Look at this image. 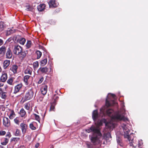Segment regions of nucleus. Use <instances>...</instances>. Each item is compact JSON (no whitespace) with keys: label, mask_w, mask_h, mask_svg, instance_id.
I'll list each match as a JSON object with an SVG mask.
<instances>
[{"label":"nucleus","mask_w":148,"mask_h":148,"mask_svg":"<svg viewBox=\"0 0 148 148\" xmlns=\"http://www.w3.org/2000/svg\"><path fill=\"white\" fill-rule=\"evenodd\" d=\"M88 133L92 132V135L91 138V142L94 145L99 144L100 143L99 139L101 137L102 134L100 130H85Z\"/></svg>","instance_id":"f257e3e1"},{"label":"nucleus","mask_w":148,"mask_h":148,"mask_svg":"<svg viewBox=\"0 0 148 148\" xmlns=\"http://www.w3.org/2000/svg\"><path fill=\"white\" fill-rule=\"evenodd\" d=\"M130 130H128L126 132L124 131L123 133L122 134L124 135V138H127L129 141V144L130 146H133L134 147H137V143H135L133 141V139H131L130 135L133 134V132L130 133Z\"/></svg>","instance_id":"f03ea898"},{"label":"nucleus","mask_w":148,"mask_h":148,"mask_svg":"<svg viewBox=\"0 0 148 148\" xmlns=\"http://www.w3.org/2000/svg\"><path fill=\"white\" fill-rule=\"evenodd\" d=\"M103 123H105L106 127L107 128L113 129L114 128L115 126V125L114 123L111 122H107L106 120L105 119H102L101 120H98L97 122V123L98 125L100 126L102 125Z\"/></svg>","instance_id":"7ed1b4c3"},{"label":"nucleus","mask_w":148,"mask_h":148,"mask_svg":"<svg viewBox=\"0 0 148 148\" xmlns=\"http://www.w3.org/2000/svg\"><path fill=\"white\" fill-rule=\"evenodd\" d=\"M34 91L33 89L29 90L25 93V97L22 99L23 103L32 99L34 96Z\"/></svg>","instance_id":"20e7f679"},{"label":"nucleus","mask_w":148,"mask_h":148,"mask_svg":"<svg viewBox=\"0 0 148 148\" xmlns=\"http://www.w3.org/2000/svg\"><path fill=\"white\" fill-rule=\"evenodd\" d=\"M112 119L115 121H121L124 119V116L119 113H116L111 116Z\"/></svg>","instance_id":"39448f33"},{"label":"nucleus","mask_w":148,"mask_h":148,"mask_svg":"<svg viewBox=\"0 0 148 148\" xmlns=\"http://www.w3.org/2000/svg\"><path fill=\"white\" fill-rule=\"evenodd\" d=\"M23 50L22 47L19 45H15L13 49V52L14 54L17 55Z\"/></svg>","instance_id":"423d86ee"},{"label":"nucleus","mask_w":148,"mask_h":148,"mask_svg":"<svg viewBox=\"0 0 148 148\" xmlns=\"http://www.w3.org/2000/svg\"><path fill=\"white\" fill-rule=\"evenodd\" d=\"M23 86V85L22 83H20L16 85L14 87L13 93L16 94L19 92L20 90L22 88Z\"/></svg>","instance_id":"0eeeda50"},{"label":"nucleus","mask_w":148,"mask_h":148,"mask_svg":"<svg viewBox=\"0 0 148 148\" xmlns=\"http://www.w3.org/2000/svg\"><path fill=\"white\" fill-rule=\"evenodd\" d=\"M3 125L5 127H8L10 125V120L8 118L5 117L3 118Z\"/></svg>","instance_id":"6e6552de"},{"label":"nucleus","mask_w":148,"mask_h":148,"mask_svg":"<svg viewBox=\"0 0 148 148\" xmlns=\"http://www.w3.org/2000/svg\"><path fill=\"white\" fill-rule=\"evenodd\" d=\"M27 51H22L21 52H20L17 55L18 57L21 60H23L25 57L26 56Z\"/></svg>","instance_id":"1a4fd4ad"},{"label":"nucleus","mask_w":148,"mask_h":148,"mask_svg":"<svg viewBox=\"0 0 148 148\" xmlns=\"http://www.w3.org/2000/svg\"><path fill=\"white\" fill-rule=\"evenodd\" d=\"M5 53L6 58L10 59L12 58V53L11 50L9 47H8L6 49Z\"/></svg>","instance_id":"9d476101"},{"label":"nucleus","mask_w":148,"mask_h":148,"mask_svg":"<svg viewBox=\"0 0 148 148\" xmlns=\"http://www.w3.org/2000/svg\"><path fill=\"white\" fill-rule=\"evenodd\" d=\"M8 75L7 73L5 72H3L0 78V82H5L6 81Z\"/></svg>","instance_id":"9b49d317"},{"label":"nucleus","mask_w":148,"mask_h":148,"mask_svg":"<svg viewBox=\"0 0 148 148\" xmlns=\"http://www.w3.org/2000/svg\"><path fill=\"white\" fill-rule=\"evenodd\" d=\"M48 4L50 8H56L57 6V4L56 0H50Z\"/></svg>","instance_id":"f8f14e48"},{"label":"nucleus","mask_w":148,"mask_h":148,"mask_svg":"<svg viewBox=\"0 0 148 148\" xmlns=\"http://www.w3.org/2000/svg\"><path fill=\"white\" fill-rule=\"evenodd\" d=\"M98 117V113L97 110L93 111L92 113V118L94 121H96Z\"/></svg>","instance_id":"ddd939ff"},{"label":"nucleus","mask_w":148,"mask_h":148,"mask_svg":"<svg viewBox=\"0 0 148 148\" xmlns=\"http://www.w3.org/2000/svg\"><path fill=\"white\" fill-rule=\"evenodd\" d=\"M18 66L14 64L11 66L10 68V70L12 71L14 74L16 73H17V70L18 69Z\"/></svg>","instance_id":"4468645a"},{"label":"nucleus","mask_w":148,"mask_h":148,"mask_svg":"<svg viewBox=\"0 0 148 148\" xmlns=\"http://www.w3.org/2000/svg\"><path fill=\"white\" fill-rule=\"evenodd\" d=\"M47 86L45 85L42 86L40 89L42 94L43 95H45L47 92Z\"/></svg>","instance_id":"2eb2a0df"},{"label":"nucleus","mask_w":148,"mask_h":148,"mask_svg":"<svg viewBox=\"0 0 148 148\" xmlns=\"http://www.w3.org/2000/svg\"><path fill=\"white\" fill-rule=\"evenodd\" d=\"M19 114L21 117H24V118L26 117L27 116L26 112L23 108L21 109Z\"/></svg>","instance_id":"dca6fc26"},{"label":"nucleus","mask_w":148,"mask_h":148,"mask_svg":"<svg viewBox=\"0 0 148 148\" xmlns=\"http://www.w3.org/2000/svg\"><path fill=\"white\" fill-rule=\"evenodd\" d=\"M6 48L4 46H3L0 48V55H4L6 51Z\"/></svg>","instance_id":"f3484780"},{"label":"nucleus","mask_w":148,"mask_h":148,"mask_svg":"<svg viewBox=\"0 0 148 148\" xmlns=\"http://www.w3.org/2000/svg\"><path fill=\"white\" fill-rule=\"evenodd\" d=\"M6 27V25L4 22L1 21L0 22V31L2 32L4 30Z\"/></svg>","instance_id":"a211bd4d"},{"label":"nucleus","mask_w":148,"mask_h":148,"mask_svg":"<svg viewBox=\"0 0 148 148\" xmlns=\"http://www.w3.org/2000/svg\"><path fill=\"white\" fill-rule=\"evenodd\" d=\"M45 5L44 4H42L39 5L37 7L38 10L42 12L45 9Z\"/></svg>","instance_id":"6ab92c4d"},{"label":"nucleus","mask_w":148,"mask_h":148,"mask_svg":"<svg viewBox=\"0 0 148 148\" xmlns=\"http://www.w3.org/2000/svg\"><path fill=\"white\" fill-rule=\"evenodd\" d=\"M10 62V60H5L3 63V67L4 69H6L9 66Z\"/></svg>","instance_id":"aec40b11"},{"label":"nucleus","mask_w":148,"mask_h":148,"mask_svg":"<svg viewBox=\"0 0 148 148\" xmlns=\"http://www.w3.org/2000/svg\"><path fill=\"white\" fill-rule=\"evenodd\" d=\"M48 69L46 67H40L39 69V71L42 73L46 74L48 71Z\"/></svg>","instance_id":"412c9836"},{"label":"nucleus","mask_w":148,"mask_h":148,"mask_svg":"<svg viewBox=\"0 0 148 148\" xmlns=\"http://www.w3.org/2000/svg\"><path fill=\"white\" fill-rule=\"evenodd\" d=\"M103 137L104 139L106 140L110 138H111L110 134L109 132L104 133Z\"/></svg>","instance_id":"4be33fe9"},{"label":"nucleus","mask_w":148,"mask_h":148,"mask_svg":"<svg viewBox=\"0 0 148 148\" xmlns=\"http://www.w3.org/2000/svg\"><path fill=\"white\" fill-rule=\"evenodd\" d=\"M24 73L25 74H28L31 75L32 73V69L30 67H28L25 70Z\"/></svg>","instance_id":"5701e85b"},{"label":"nucleus","mask_w":148,"mask_h":148,"mask_svg":"<svg viewBox=\"0 0 148 148\" xmlns=\"http://www.w3.org/2000/svg\"><path fill=\"white\" fill-rule=\"evenodd\" d=\"M25 39L24 38H22L20 39H18L17 40V41L21 44L24 45L25 42Z\"/></svg>","instance_id":"b1692460"},{"label":"nucleus","mask_w":148,"mask_h":148,"mask_svg":"<svg viewBox=\"0 0 148 148\" xmlns=\"http://www.w3.org/2000/svg\"><path fill=\"white\" fill-rule=\"evenodd\" d=\"M56 104V103H55V101H53L52 103H51V105L49 109V111H55V106Z\"/></svg>","instance_id":"393cba45"},{"label":"nucleus","mask_w":148,"mask_h":148,"mask_svg":"<svg viewBox=\"0 0 148 148\" xmlns=\"http://www.w3.org/2000/svg\"><path fill=\"white\" fill-rule=\"evenodd\" d=\"M114 111L113 110L109 109L107 110L106 111V113L109 116L113 115L112 114L114 112Z\"/></svg>","instance_id":"a878e982"},{"label":"nucleus","mask_w":148,"mask_h":148,"mask_svg":"<svg viewBox=\"0 0 148 148\" xmlns=\"http://www.w3.org/2000/svg\"><path fill=\"white\" fill-rule=\"evenodd\" d=\"M112 105H113L115 103V101L114 100H112ZM106 105L107 107H109V106L112 105L110 103L109 101L107 99H106Z\"/></svg>","instance_id":"bb28decb"},{"label":"nucleus","mask_w":148,"mask_h":148,"mask_svg":"<svg viewBox=\"0 0 148 148\" xmlns=\"http://www.w3.org/2000/svg\"><path fill=\"white\" fill-rule=\"evenodd\" d=\"M33 116L34 117L35 120L40 122V118L39 116L35 113H33L32 114Z\"/></svg>","instance_id":"cd10ccee"},{"label":"nucleus","mask_w":148,"mask_h":148,"mask_svg":"<svg viewBox=\"0 0 148 148\" xmlns=\"http://www.w3.org/2000/svg\"><path fill=\"white\" fill-rule=\"evenodd\" d=\"M47 62V58H45L40 61V65L41 66H43L46 64Z\"/></svg>","instance_id":"c85d7f7f"},{"label":"nucleus","mask_w":148,"mask_h":148,"mask_svg":"<svg viewBox=\"0 0 148 148\" xmlns=\"http://www.w3.org/2000/svg\"><path fill=\"white\" fill-rule=\"evenodd\" d=\"M20 126L22 130H26L27 128V125L25 123H21Z\"/></svg>","instance_id":"c756f323"},{"label":"nucleus","mask_w":148,"mask_h":148,"mask_svg":"<svg viewBox=\"0 0 148 148\" xmlns=\"http://www.w3.org/2000/svg\"><path fill=\"white\" fill-rule=\"evenodd\" d=\"M15 114L13 110H11V112L10 114L9 118L10 119H12L15 116Z\"/></svg>","instance_id":"7c9ffc66"},{"label":"nucleus","mask_w":148,"mask_h":148,"mask_svg":"<svg viewBox=\"0 0 148 148\" xmlns=\"http://www.w3.org/2000/svg\"><path fill=\"white\" fill-rule=\"evenodd\" d=\"M30 76L26 75H25L24 77V81L27 85L28 84V80L30 78Z\"/></svg>","instance_id":"2f4dec72"},{"label":"nucleus","mask_w":148,"mask_h":148,"mask_svg":"<svg viewBox=\"0 0 148 148\" xmlns=\"http://www.w3.org/2000/svg\"><path fill=\"white\" fill-rule=\"evenodd\" d=\"M9 141V139L7 138H4V141L1 142V144L3 145H5L8 143Z\"/></svg>","instance_id":"473e14b6"},{"label":"nucleus","mask_w":148,"mask_h":148,"mask_svg":"<svg viewBox=\"0 0 148 148\" xmlns=\"http://www.w3.org/2000/svg\"><path fill=\"white\" fill-rule=\"evenodd\" d=\"M36 54L37 56V59H39L41 57L42 54V52L38 50H37L36 51Z\"/></svg>","instance_id":"72a5a7b5"},{"label":"nucleus","mask_w":148,"mask_h":148,"mask_svg":"<svg viewBox=\"0 0 148 148\" xmlns=\"http://www.w3.org/2000/svg\"><path fill=\"white\" fill-rule=\"evenodd\" d=\"M7 92H3L1 93V97L3 99H5L7 98V96L6 95Z\"/></svg>","instance_id":"f704fd0d"},{"label":"nucleus","mask_w":148,"mask_h":148,"mask_svg":"<svg viewBox=\"0 0 148 148\" xmlns=\"http://www.w3.org/2000/svg\"><path fill=\"white\" fill-rule=\"evenodd\" d=\"M30 104L29 102L27 103L25 105L24 108L26 110H29L30 109Z\"/></svg>","instance_id":"c9c22d12"},{"label":"nucleus","mask_w":148,"mask_h":148,"mask_svg":"<svg viewBox=\"0 0 148 148\" xmlns=\"http://www.w3.org/2000/svg\"><path fill=\"white\" fill-rule=\"evenodd\" d=\"M14 78L13 77H11L7 81V83L10 85H12V83L13 81Z\"/></svg>","instance_id":"e433bc0d"},{"label":"nucleus","mask_w":148,"mask_h":148,"mask_svg":"<svg viewBox=\"0 0 148 148\" xmlns=\"http://www.w3.org/2000/svg\"><path fill=\"white\" fill-rule=\"evenodd\" d=\"M32 45V42L31 40H28L26 44V47L27 48H30Z\"/></svg>","instance_id":"4c0bfd02"},{"label":"nucleus","mask_w":148,"mask_h":148,"mask_svg":"<svg viewBox=\"0 0 148 148\" xmlns=\"http://www.w3.org/2000/svg\"><path fill=\"white\" fill-rule=\"evenodd\" d=\"M26 10L27 11H32V8L29 5H27L25 6Z\"/></svg>","instance_id":"58836bf2"},{"label":"nucleus","mask_w":148,"mask_h":148,"mask_svg":"<svg viewBox=\"0 0 148 148\" xmlns=\"http://www.w3.org/2000/svg\"><path fill=\"white\" fill-rule=\"evenodd\" d=\"M53 99L54 100L53 101H55V103H56L57 100L59 99V97L57 95H55L53 97Z\"/></svg>","instance_id":"ea45409f"},{"label":"nucleus","mask_w":148,"mask_h":148,"mask_svg":"<svg viewBox=\"0 0 148 148\" xmlns=\"http://www.w3.org/2000/svg\"><path fill=\"white\" fill-rule=\"evenodd\" d=\"M21 132L20 130H16L15 133V135L16 136H21Z\"/></svg>","instance_id":"a19ab883"},{"label":"nucleus","mask_w":148,"mask_h":148,"mask_svg":"<svg viewBox=\"0 0 148 148\" xmlns=\"http://www.w3.org/2000/svg\"><path fill=\"white\" fill-rule=\"evenodd\" d=\"M14 32V31L12 29H10L9 30L7 31L6 34L7 35H9L13 33Z\"/></svg>","instance_id":"79ce46f5"},{"label":"nucleus","mask_w":148,"mask_h":148,"mask_svg":"<svg viewBox=\"0 0 148 148\" xmlns=\"http://www.w3.org/2000/svg\"><path fill=\"white\" fill-rule=\"evenodd\" d=\"M20 139L19 138H13L11 139V141H14L16 143L18 142L20 140Z\"/></svg>","instance_id":"37998d69"},{"label":"nucleus","mask_w":148,"mask_h":148,"mask_svg":"<svg viewBox=\"0 0 148 148\" xmlns=\"http://www.w3.org/2000/svg\"><path fill=\"white\" fill-rule=\"evenodd\" d=\"M136 142L137 143V147H138V148H140V147L142 145V141H136Z\"/></svg>","instance_id":"c03bdc74"},{"label":"nucleus","mask_w":148,"mask_h":148,"mask_svg":"<svg viewBox=\"0 0 148 148\" xmlns=\"http://www.w3.org/2000/svg\"><path fill=\"white\" fill-rule=\"evenodd\" d=\"M29 127L31 130H36V127L34 126L33 124L32 123L30 124Z\"/></svg>","instance_id":"a18cd8bd"},{"label":"nucleus","mask_w":148,"mask_h":148,"mask_svg":"<svg viewBox=\"0 0 148 148\" xmlns=\"http://www.w3.org/2000/svg\"><path fill=\"white\" fill-rule=\"evenodd\" d=\"M33 65L34 68H37L39 65L38 62L37 61L34 62L33 63Z\"/></svg>","instance_id":"49530a36"},{"label":"nucleus","mask_w":148,"mask_h":148,"mask_svg":"<svg viewBox=\"0 0 148 148\" xmlns=\"http://www.w3.org/2000/svg\"><path fill=\"white\" fill-rule=\"evenodd\" d=\"M14 122L17 125H19L20 123V121L19 120L18 118L16 117L14 119Z\"/></svg>","instance_id":"de8ad7c7"},{"label":"nucleus","mask_w":148,"mask_h":148,"mask_svg":"<svg viewBox=\"0 0 148 148\" xmlns=\"http://www.w3.org/2000/svg\"><path fill=\"white\" fill-rule=\"evenodd\" d=\"M44 80V78L43 77H40L39 80H38V84H41L43 81Z\"/></svg>","instance_id":"09e8293b"},{"label":"nucleus","mask_w":148,"mask_h":148,"mask_svg":"<svg viewBox=\"0 0 148 148\" xmlns=\"http://www.w3.org/2000/svg\"><path fill=\"white\" fill-rule=\"evenodd\" d=\"M116 140L118 143L122 141V140L119 137L117 138Z\"/></svg>","instance_id":"8fccbe9b"},{"label":"nucleus","mask_w":148,"mask_h":148,"mask_svg":"<svg viewBox=\"0 0 148 148\" xmlns=\"http://www.w3.org/2000/svg\"><path fill=\"white\" fill-rule=\"evenodd\" d=\"M5 132L3 130H1L0 131V136L4 135L5 134Z\"/></svg>","instance_id":"3c124183"},{"label":"nucleus","mask_w":148,"mask_h":148,"mask_svg":"<svg viewBox=\"0 0 148 148\" xmlns=\"http://www.w3.org/2000/svg\"><path fill=\"white\" fill-rule=\"evenodd\" d=\"M0 109L3 111L5 110V108L3 105H1L0 106Z\"/></svg>","instance_id":"603ef678"},{"label":"nucleus","mask_w":148,"mask_h":148,"mask_svg":"<svg viewBox=\"0 0 148 148\" xmlns=\"http://www.w3.org/2000/svg\"><path fill=\"white\" fill-rule=\"evenodd\" d=\"M6 136L8 137V139L10 138L11 136V135L10 132H8L7 134L6 135Z\"/></svg>","instance_id":"864d4df0"},{"label":"nucleus","mask_w":148,"mask_h":148,"mask_svg":"<svg viewBox=\"0 0 148 148\" xmlns=\"http://www.w3.org/2000/svg\"><path fill=\"white\" fill-rule=\"evenodd\" d=\"M86 145L87 146V147H88V148H91V147H91V144L90 143H87L86 144Z\"/></svg>","instance_id":"5fc2aeb1"},{"label":"nucleus","mask_w":148,"mask_h":148,"mask_svg":"<svg viewBox=\"0 0 148 148\" xmlns=\"http://www.w3.org/2000/svg\"><path fill=\"white\" fill-rule=\"evenodd\" d=\"M118 144L121 147H123L124 144L123 143H122V141H121V142L119 143Z\"/></svg>","instance_id":"6e6d98bb"},{"label":"nucleus","mask_w":148,"mask_h":148,"mask_svg":"<svg viewBox=\"0 0 148 148\" xmlns=\"http://www.w3.org/2000/svg\"><path fill=\"white\" fill-rule=\"evenodd\" d=\"M3 40L1 39H0V46L3 45Z\"/></svg>","instance_id":"4d7b16f0"},{"label":"nucleus","mask_w":148,"mask_h":148,"mask_svg":"<svg viewBox=\"0 0 148 148\" xmlns=\"http://www.w3.org/2000/svg\"><path fill=\"white\" fill-rule=\"evenodd\" d=\"M39 146V143H37L35 145V147L36 148H38Z\"/></svg>","instance_id":"13d9d810"},{"label":"nucleus","mask_w":148,"mask_h":148,"mask_svg":"<svg viewBox=\"0 0 148 148\" xmlns=\"http://www.w3.org/2000/svg\"><path fill=\"white\" fill-rule=\"evenodd\" d=\"M41 48L43 51H46V49L43 47L41 46Z\"/></svg>","instance_id":"bf43d9fd"},{"label":"nucleus","mask_w":148,"mask_h":148,"mask_svg":"<svg viewBox=\"0 0 148 148\" xmlns=\"http://www.w3.org/2000/svg\"><path fill=\"white\" fill-rule=\"evenodd\" d=\"M17 148H25V147L23 145H21L18 147Z\"/></svg>","instance_id":"052dcab7"},{"label":"nucleus","mask_w":148,"mask_h":148,"mask_svg":"<svg viewBox=\"0 0 148 148\" xmlns=\"http://www.w3.org/2000/svg\"><path fill=\"white\" fill-rule=\"evenodd\" d=\"M22 131L23 134V136H24V134L26 132V130H22Z\"/></svg>","instance_id":"680f3d73"},{"label":"nucleus","mask_w":148,"mask_h":148,"mask_svg":"<svg viewBox=\"0 0 148 148\" xmlns=\"http://www.w3.org/2000/svg\"><path fill=\"white\" fill-rule=\"evenodd\" d=\"M89 130H97V129H95L94 127H91L90 128H89Z\"/></svg>","instance_id":"e2e57ef3"},{"label":"nucleus","mask_w":148,"mask_h":148,"mask_svg":"<svg viewBox=\"0 0 148 148\" xmlns=\"http://www.w3.org/2000/svg\"><path fill=\"white\" fill-rule=\"evenodd\" d=\"M3 92V90H2V89L1 88H0V94H1L2 92Z\"/></svg>","instance_id":"0e129e2a"},{"label":"nucleus","mask_w":148,"mask_h":148,"mask_svg":"<svg viewBox=\"0 0 148 148\" xmlns=\"http://www.w3.org/2000/svg\"><path fill=\"white\" fill-rule=\"evenodd\" d=\"M3 85H4V84L3 83H0V87H1L3 86Z\"/></svg>","instance_id":"69168bd1"},{"label":"nucleus","mask_w":148,"mask_h":148,"mask_svg":"<svg viewBox=\"0 0 148 148\" xmlns=\"http://www.w3.org/2000/svg\"><path fill=\"white\" fill-rule=\"evenodd\" d=\"M112 97L114 98L116 97V95L113 94H112Z\"/></svg>","instance_id":"338daca9"},{"label":"nucleus","mask_w":148,"mask_h":148,"mask_svg":"<svg viewBox=\"0 0 148 148\" xmlns=\"http://www.w3.org/2000/svg\"><path fill=\"white\" fill-rule=\"evenodd\" d=\"M0 148H5L3 146L0 145Z\"/></svg>","instance_id":"774afa93"}]
</instances>
